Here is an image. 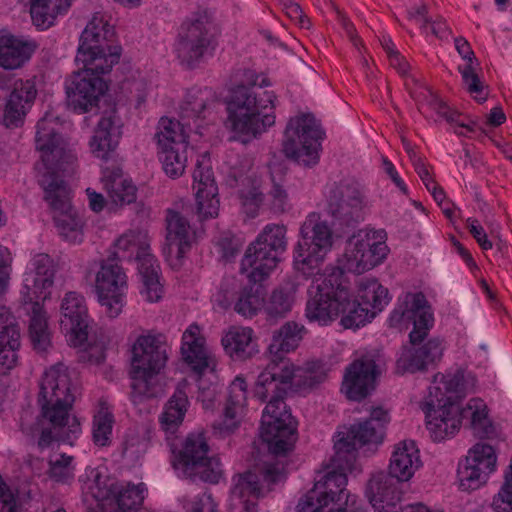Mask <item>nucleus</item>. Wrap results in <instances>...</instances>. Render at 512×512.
<instances>
[{"label": "nucleus", "mask_w": 512, "mask_h": 512, "mask_svg": "<svg viewBox=\"0 0 512 512\" xmlns=\"http://www.w3.org/2000/svg\"><path fill=\"white\" fill-rule=\"evenodd\" d=\"M73 0H30V14L34 25L45 30L51 27L58 15L67 11Z\"/></svg>", "instance_id": "obj_45"}, {"label": "nucleus", "mask_w": 512, "mask_h": 512, "mask_svg": "<svg viewBox=\"0 0 512 512\" xmlns=\"http://www.w3.org/2000/svg\"><path fill=\"white\" fill-rule=\"evenodd\" d=\"M87 203L91 211L100 213L104 210L107 200L103 194L95 191L92 188L86 189Z\"/></svg>", "instance_id": "obj_60"}, {"label": "nucleus", "mask_w": 512, "mask_h": 512, "mask_svg": "<svg viewBox=\"0 0 512 512\" xmlns=\"http://www.w3.org/2000/svg\"><path fill=\"white\" fill-rule=\"evenodd\" d=\"M56 265L46 253H34L22 273L19 296L21 304L42 303L50 300L55 284Z\"/></svg>", "instance_id": "obj_21"}, {"label": "nucleus", "mask_w": 512, "mask_h": 512, "mask_svg": "<svg viewBox=\"0 0 512 512\" xmlns=\"http://www.w3.org/2000/svg\"><path fill=\"white\" fill-rule=\"evenodd\" d=\"M121 52L108 17L94 14L79 39L75 58L79 70L65 82L68 103L76 112L87 113L98 108L109 89L103 76L119 62Z\"/></svg>", "instance_id": "obj_4"}, {"label": "nucleus", "mask_w": 512, "mask_h": 512, "mask_svg": "<svg viewBox=\"0 0 512 512\" xmlns=\"http://www.w3.org/2000/svg\"><path fill=\"white\" fill-rule=\"evenodd\" d=\"M463 420L467 421L469 428L479 437H490L495 433L489 409L480 398H472L462 407Z\"/></svg>", "instance_id": "obj_43"}, {"label": "nucleus", "mask_w": 512, "mask_h": 512, "mask_svg": "<svg viewBox=\"0 0 512 512\" xmlns=\"http://www.w3.org/2000/svg\"><path fill=\"white\" fill-rule=\"evenodd\" d=\"M76 389L72 373L66 366L56 364L45 370L40 381L38 402L43 418L51 427L45 428L42 421L32 429L22 427L32 435L41 432L39 447H46L55 439L71 444L81 435V422L71 413Z\"/></svg>", "instance_id": "obj_7"}, {"label": "nucleus", "mask_w": 512, "mask_h": 512, "mask_svg": "<svg viewBox=\"0 0 512 512\" xmlns=\"http://www.w3.org/2000/svg\"><path fill=\"white\" fill-rule=\"evenodd\" d=\"M297 286L293 282H288L276 289L266 305V312L270 316H284L288 313L294 302Z\"/></svg>", "instance_id": "obj_50"}, {"label": "nucleus", "mask_w": 512, "mask_h": 512, "mask_svg": "<svg viewBox=\"0 0 512 512\" xmlns=\"http://www.w3.org/2000/svg\"><path fill=\"white\" fill-rule=\"evenodd\" d=\"M195 211L200 220L214 219L219 215L220 199L213 171L209 166L197 165L193 173Z\"/></svg>", "instance_id": "obj_26"}, {"label": "nucleus", "mask_w": 512, "mask_h": 512, "mask_svg": "<svg viewBox=\"0 0 512 512\" xmlns=\"http://www.w3.org/2000/svg\"><path fill=\"white\" fill-rule=\"evenodd\" d=\"M26 307L27 334L30 343L38 353L47 352L52 347V329L49 315L42 303L28 304Z\"/></svg>", "instance_id": "obj_39"}, {"label": "nucleus", "mask_w": 512, "mask_h": 512, "mask_svg": "<svg viewBox=\"0 0 512 512\" xmlns=\"http://www.w3.org/2000/svg\"><path fill=\"white\" fill-rule=\"evenodd\" d=\"M234 181L243 213L249 217H255L265 199L260 175L256 170L249 169L245 173L235 176Z\"/></svg>", "instance_id": "obj_36"}, {"label": "nucleus", "mask_w": 512, "mask_h": 512, "mask_svg": "<svg viewBox=\"0 0 512 512\" xmlns=\"http://www.w3.org/2000/svg\"><path fill=\"white\" fill-rule=\"evenodd\" d=\"M183 508L185 512H218V504L208 493L185 499Z\"/></svg>", "instance_id": "obj_55"}, {"label": "nucleus", "mask_w": 512, "mask_h": 512, "mask_svg": "<svg viewBox=\"0 0 512 512\" xmlns=\"http://www.w3.org/2000/svg\"><path fill=\"white\" fill-rule=\"evenodd\" d=\"M265 305V291L260 286H249L241 289L234 299L233 309L240 316L251 319L263 309Z\"/></svg>", "instance_id": "obj_49"}, {"label": "nucleus", "mask_w": 512, "mask_h": 512, "mask_svg": "<svg viewBox=\"0 0 512 512\" xmlns=\"http://www.w3.org/2000/svg\"><path fill=\"white\" fill-rule=\"evenodd\" d=\"M475 376L467 371L438 373L433 377L420 408L425 416L426 429L437 442L454 437L462 426V406L459 399L473 392Z\"/></svg>", "instance_id": "obj_8"}, {"label": "nucleus", "mask_w": 512, "mask_h": 512, "mask_svg": "<svg viewBox=\"0 0 512 512\" xmlns=\"http://www.w3.org/2000/svg\"><path fill=\"white\" fill-rule=\"evenodd\" d=\"M13 260L12 252L7 247L0 245V296L5 294L9 288Z\"/></svg>", "instance_id": "obj_57"}, {"label": "nucleus", "mask_w": 512, "mask_h": 512, "mask_svg": "<svg viewBox=\"0 0 512 512\" xmlns=\"http://www.w3.org/2000/svg\"><path fill=\"white\" fill-rule=\"evenodd\" d=\"M267 205L276 213H283L291 207L289 194L279 183L273 184Z\"/></svg>", "instance_id": "obj_56"}, {"label": "nucleus", "mask_w": 512, "mask_h": 512, "mask_svg": "<svg viewBox=\"0 0 512 512\" xmlns=\"http://www.w3.org/2000/svg\"><path fill=\"white\" fill-rule=\"evenodd\" d=\"M391 299L388 288L376 278H361L351 289L339 269L325 268L309 287L305 316L322 327L339 320L342 328L357 330L370 323Z\"/></svg>", "instance_id": "obj_2"}, {"label": "nucleus", "mask_w": 512, "mask_h": 512, "mask_svg": "<svg viewBox=\"0 0 512 512\" xmlns=\"http://www.w3.org/2000/svg\"><path fill=\"white\" fill-rule=\"evenodd\" d=\"M146 444L139 436H129L125 439L124 442V453L126 455H134L143 453L145 450Z\"/></svg>", "instance_id": "obj_63"}, {"label": "nucleus", "mask_w": 512, "mask_h": 512, "mask_svg": "<svg viewBox=\"0 0 512 512\" xmlns=\"http://www.w3.org/2000/svg\"><path fill=\"white\" fill-rule=\"evenodd\" d=\"M445 345L438 338H431L425 343L410 342L397 358L396 369L400 374L417 373L428 370L442 359Z\"/></svg>", "instance_id": "obj_23"}, {"label": "nucleus", "mask_w": 512, "mask_h": 512, "mask_svg": "<svg viewBox=\"0 0 512 512\" xmlns=\"http://www.w3.org/2000/svg\"><path fill=\"white\" fill-rule=\"evenodd\" d=\"M208 456V445L202 433L190 434L182 449L175 454L173 467L179 477H192L195 468Z\"/></svg>", "instance_id": "obj_38"}, {"label": "nucleus", "mask_w": 512, "mask_h": 512, "mask_svg": "<svg viewBox=\"0 0 512 512\" xmlns=\"http://www.w3.org/2000/svg\"><path fill=\"white\" fill-rule=\"evenodd\" d=\"M423 27L427 33H432L439 38H445L449 34L448 27L442 19L423 20Z\"/></svg>", "instance_id": "obj_62"}, {"label": "nucleus", "mask_w": 512, "mask_h": 512, "mask_svg": "<svg viewBox=\"0 0 512 512\" xmlns=\"http://www.w3.org/2000/svg\"><path fill=\"white\" fill-rule=\"evenodd\" d=\"M286 14L287 16L297 22L302 28H309L310 22L304 16L301 7L296 3H290L286 6Z\"/></svg>", "instance_id": "obj_64"}, {"label": "nucleus", "mask_w": 512, "mask_h": 512, "mask_svg": "<svg viewBox=\"0 0 512 512\" xmlns=\"http://www.w3.org/2000/svg\"><path fill=\"white\" fill-rule=\"evenodd\" d=\"M114 423L111 407L105 402H100L94 411L91 427L92 440L96 446H110Z\"/></svg>", "instance_id": "obj_48"}, {"label": "nucleus", "mask_w": 512, "mask_h": 512, "mask_svg": "<svg viewBox=\"0 0 512 512\" xmlns=\"http://www.w3.org/2000/svg\"><path fill=\"white\" fill-rule=\"evenodd\" d=\"M128 277L115 259H102L94 277L96 300L105 315L117 318L126 305Z\"/></svg>", "instance_id": "obj_20"}, {"label": "nucleus", "mask_w": 512, "mask_h": 512, "mask_svg": "<svg viewBox=\"0 0 512 512\" xmlns=\"http://www.w3.org/2000/svg\"><path fill=\"white\" fill-rule=\"evenodd\" d=\"M333 232L318 213H310L300 228V239L293 251L295 270L313 276L333 247Z\"/></svg>", "instance_id": "obj_15"}, {"label": "nucleus", "mask_w": 512, "mask_h": 512, "mask_svg": "<svg viewBox=\"0 0 512 512\" xmlns=\"http://www.w3.org/2000/svg\"><path fill=\"white\" fill-rule=\"evenodd\" d=\"M188 407L189 400L186 393L181 388H177L160 415L162 429L167 433L175 432L182 424Z\"/></svg>", "instance_id": "obj_47"}, {"label": "nucleus", "mask_w": 512, "mask_h": 512, "mask_svg": "<svg viewBox=\"0 0 512 512\" xmlns=\"http://www.w3.org/2000/svg\"><path fill=\"white\" fill-rule=\"evenodd\" d=\"M422 466L423 461L417 443L405 439L392 447L387 476L401 483L409 482Z\"/></svg>", "instance_id": "obj_27"}, {"label": "nucleus", "mask_w": 512, "mask_h": 512, "mask_svg": "<svg viewBox=\"0 0 512 512\" xmlns=\"http://www.w3.org/2000/svg\"><path fill=\"white\" fill-rule=\"evenodd\" d=\"M194 233L188 220L179 212L169 210L166 217L164 255L169 265L178 269L192 247Z\"/></svg>", "instance_id": "obj_22"}, {"label": "nucleus", "mask_w": 512, "mask_h": 512, "mask_svg": "<svg viewBox=\"0 0 512 512\" xmlns=\"http://www.w3.org/2000/svg\"><path fill=\"white\" fill-rule=\"evenodd\" d=\"M247 412V382L244 377L236 376L229 386V395L224 408L222 421L217 429L228 434L238 428Z\"/></svg>", "instance_id": "obj_35"}, {"label": "nucleus", "mask_w": 512, "mask_h": 512, "mask_svg": "<svg viewBox=\"0 0 512 512\" xmlns=\"http://www.w3.org/2000/svg\"><path fill=\"white\" fill-rule=\"evenodd\" d=\"M122 129V120L115 110L102 113L89 140L92 155L105 162L111 160L122 137Z\"/></svg>", "instance_id": "obj_25"}, {"label": "nucleus", "mask_w": 512, "mask_h": 512, "mask_svg": "<svg viewBox=\"0 0 512 512\" xmlns=\"http://www.w3.org/2000/svg\"><path fill=\"white\" fill-rule=\"evenodd\" d=\"M20 347V331L9 307L0 305V374L15 367Z\"/></svg>", "instance_id": "obj_30"}, {"label": "nucleus", "mask_w": 512, "mask_h": 512, "mask_svg": "<svg viewBox=\"0 0 512 512\" xmlns=\"http://www.w3.org/2000/svg\"><path fill=\"white\" fill-rule=\"evenodd\" d=\"M499 452L496 446L479 441L473 444L459 459L455 485L464 493L484 488L498 470Z\"/></svg>", "instance_id": "obj_17"}, {"label": "nucleus", "mask_w": 512, "mask_h": 512, "mask_svg": "<svg viewBox=\"0 0 512 512\" xmlns=\"http://www.w3.org/2000/svg\"><path fill=\"white\" fill-rule=\"evenodd\" d=\"M385 433L371 421L340 427L334 435V458L320 471L312 489L299 500L296 512H362L358 497L347 489V475L361 448H376Z\"/></svg>", "instance_id": "obj_3"}, {"label": "nucleus", "mask_w": 512, "mask_h": 512, "mask_svg": "<svg viewBox=\"0 0 512 512\" xmlns=\"http://www.w3.org/2000/svg\"><path fill=\"white\" fill-rule=\"evenodd\" d=\"M455 48L461 58L465 61L464 65H478L477 60L475 59L474 52L472 51L469 43L463 38L455 39Z\"/></svg>", "instance_id": "obj_61"}, {"label": "nucleus", "mask_w": 512, "mask_h": 512, "mask_svg": "<svg viewBox=\"0 0 512 512\" xmlns=\"http://www.w3.org/2000/svg\"><path fill=\"white\" fill-rule=\"evenodd\" d=\"M198 475L202 480L209 483H218L223 478V470L220 460L216 456H206L195 468L193 476Z\"/></svg>", "instance_id": "obj_53"}, {"label": "nucleus", "mask_w": 512, "mask_h": 512, "mask_svg": "<svg viewBox=\"0 0 512 512\" xmlns=\"http://www.w3.org/2000/svg\"><path fill=\"white\" fill-rule=\"evenodd\" d=\"M221 346L232 360H248L259 353L258 337L249 326L232 325L225 329Z\"/></svg>", "instance_id": "obj_31"}, {"label": "nucleus", "mask_w": 512, "mask_h": 512, "mask_svg": "<svg viewBox=\"0 0 512 512\" xmlns=\"http://www.w3.org/2000/svg\"><path fill=\"white\" fill-rule=\"evenodd\" d=\"M366 421H371L375 427H380L385 433L386 426L391 421L390 411L384 406L377 405L370 409L369 418Z\"/></svg>", "instance_id": "obj_58"}, {"label": "nucleus", "mask_w": 512, "mask_h": 512, "mask_svg": "<svg viewBox=\"0 0 512 512\" xmlns=\"http://www.w3.org/2000/svg\"><path fill=\"white\" fill-rule=\"evenodd\" d=\"M325 198L328 209L335 215L346 204L352 208H362L366 205V197L363 190L356 184L341 182L327 187Z\"/></svg>", "instance_id": "obj_41"}, {"label": "nucleus", "mask_w": 512, "mask_h": 512, "mask_svg": "<svg viewBox=\"0 0 512 512\" xmlns=\"http://www.w3.org/2000/svg\"><path fill=\"white\" fill-rule=\"evenodd\" d=\"M284 225L268 224L249 244L241 261L240 272L251 282L266 280L276 269L287 249Z\"/></svg>", "instance_id": "obj_12"}, {"label": "nucleus", "mask_w": 512, "mask_h": 512, "mask_svg": "<svg viewBox=\"0 0 512 512\" xmlns=\"http://www.w3.org/2000/svg\"><path fill=\"white\" fill-rule=\"evenodd\" d=\"M477 67L478 65H461L459 66V72L468 93L476 101L482 103L487 98V92L483 82L476 73Z\"/></svg>", "instance_id": "obj_52"}, {"label": "nucleus", "mask_w": 512, "mask_h": 512, "mask_svg": "<svg viewBox=\"0 0 512 512\" xmlns=\"http://www.w3.org/2000/svg\"><path fill=\"white\" fill-rule=\"evenodd\" d=\"M388 253L386 232L383 229L367 227L347 240L344 252L337 260V266L326 268L339 269L343 274H362L382 264Z\"/></svg>", "instance_id": "obj_13"}, {"label": "nucleus", "mask_w": 512, "mask_h": 512, "mask_svg": "<svg viewBox=\"0 0 512 512\" xmlns=\"http://www.w3.org/2000/svg\"><path fill=\"white\" fill-rule=\"evenodd\" d=\"M493 512H512V459L504 471L503 482L491 502Z\"/></svg>", "instance_id": "obj_51"}, {"label": "nucleus", "mask_w": 512, "mask_h": 512, "mask_svg": "<svg viewBox=\"0 0 512 512\" xmlns=\"http://www.w3.org/2000/svg\"><path fill=\"white\" fill-rule=\"evenodd\" d=\"M468 228L482 249L489 250L492 248V242L488 239L483 227L476 220L469 219Z\"/></svg>", "instance_id": "obj_59"}, {"label": "nucleus", "mask_w": 512, "mask_h": 512, "mask_svg": "<svg viewBox=\"0 0 512 512\" xmlns=\"http://www.w3.org/2000/svg\"><path fill=\"white\" fill-rule=\"evenodd\" d=\"M35 41L0 31V66L4 69L22 67L37 49Z\"/></svg>", "instance_id": "obj_37"}, {"label": "nucleus", "mask_w": 512, "mask_h": 512, "mask_svg": "<svg viewBox=\"0 0 512 512\" xmlns=\"http://www.w3.org/2000/svg\"><path fill=\"white\" fill-rule=\"evenodd\" d=\"M137 271L138 291L141 298L151 304L160 302L164 297L165 289L157 260L138 265Z\"/></svg>", "instance_id": "obj_42"}, {"label": "nucleus", "mask_w": 512, "mask_h": 512, "mask_svg": "<svg viewBox=\"0 0 512 512\" xmlns=\"http://www.w3.org/2000/svg\"><path fill=\"white\" fill-rule=\"evenodd\" d=\"M50 477L57 482H66L74 476L72 458L63 454L55 455L50 460Z\"/></svg>", "instance_id": "obj_54"}, {"label": "nucleus", "mask_w": 512, "mask_h": 512, "mask_svg": "<svg viewBox=\"0 0 512 512\" xmlns=\"http://www.w3.org/2000/svg\"><path fill=\"white\" fill-rule=\"evenodd\" d=\"M380 369L373 359L357 360L344 372L341 393L352 401H361L375 389Z\"/></svg>", "instance_id": "obj_24"}, {"label": "nucleus", "mask_w": 512, "mask_h": 512, "mask_svg": "<svg viewBox=\"0 0 512 512\" xmlns=\"http://www.w3.org/2000/svg\"><path fill=\"white\" fill-rule=\"evenodd\" d=\"M285 470L280 464L254 467L235 476L228 499L229 512H257V500L270 490L271 485L285 479Z\"/></svg>", "instance_id": "obj_16"}, {"label": "nucleus", "mask_w": 512, "mask_h": 512, "mask_svg": "<svg viewBox=\"0 0 512 512\" xmlns=\"http://www.w3.org/2000/svg\"><path fill=\"white\" fill-rule=\"evenodd\" d=\"M330 367L319 360L298 365L289 358L269 361L260 371L254 395L261 401L269 399L263 410L260 437L273 454H285L296 441V421L283 396L291 392H307L325 382Z\"/></svg>", "instance_id": "obj_1"}, {"label": "nucleus", "mask_w": 512, "mask_h": 512, "mask_svg": "<svg viewBox=\"0 0 512 512\" xmlns=\"http://www.w3.org/2000/svg\"><path fill=\"white\" fill-rule=\"evenodd\" d=\"M305 328L296 322H287L280 327L273 335L272 342L269 345L270 361L282 359L279 354L290 353L300 344Z\"/></svg>", "instance_id": "obj_44"}, {"label": "nucleus", "mask_w": 512, "mask_h": 512, "mask_svg": "<svg viewBox=\"0 0 512 512\" xmlns=\"http://www.w3.org/2000/svg\"><path fill=\"white\" fill-rule=\"evenodd\" d=\"M388 323L399 331L412 327L409 333L410 342H422L434 325V315L422 293L407 292L398 297Z\"/></svg>", "instance_id": "obj_19"}, {"label": "nucleus", "mask_w": 512, "mask_h": 512, "mask_svg": "<svg viewBox=\"0 0 512 512\" xmlns=\"http://www.w3.org/2000/svg\"><path fill=\"white\" fill-rule=\"evenodd\" d=\"M324 133L310 114H298L287 123L284 152L299 163L310 166L318 162Z\"/></svg>", "instance_id": "obj_18"}, {"label": "nucleus", "mask_w": 512, "mask_h": 512, "mask_svg": "<svg viewBox=\"0 0 512 512\" xmlns=\"http://www.w3.org/2000/svg\"><path fill=\"white\" fill-rule=\"evenodd\" d=\"M37 96V89L32 80L15 82L9 94L3 113V123L6 127H18L24 121Z\"/></svg>", "instance_id": "obj_32"}, {"label": "nucleus", "mask_w": 512, "mask_h": 512, "mask_svg": "<svg viewBox=\"0 0 512 512\" xmlns=\"http://www.w3.org/2000/svg\"><path fill=\"white\" fill-rule=\"evenodd\" d=\"M214 102V94L208 89H191L185 96L180 107V113L183 120L185 119H204L211 112L210 107Z\"/></svg>", "instance_id": "obj_46"}, {"label": "nucleus", "mask_w": 512, "mask_h": 512, "mask_svg": "<svg viewBox=\"0 0 512 512\" xmlns=\"http://www.w3.org/2000/svg\"><path fill=\"white\" fill-rule=\"evenodd\" d=\"M215 49V40L199 24L191 25L185 35H181L175 45L178 58L192 65L199 59L209 56Z\"/></svg>", "instance_id": "obj_33"}, {"label": "nucleus", "mask_w": 512, "mask_h": 512, "mask_svg": "<svg viewBox=\"0 0 512 512\" xmlns=\"http://www.w3.org/2000/svg\"><path fill=\"white\" fill-rule=\"evenodd\" d=\"M365 494L376 512H399L401 491L383 472L370 478Z\"/></svg>", "instance_id": "obj_34"}, {"label": "nucleus", "mask_w": 512, "mask_h": 512, "mask_svg": "<svg viewBox=\"0 0 512 512\" xmlns=\"http://www.w3.org/2000/svg\"><path fill=\"white\" fill-rule=\"evenodd\" d=\"M154 142L164 174L170 179L183 176L190 146V132L186 123L169 116L161 117L156 126Z\"/></svg>", "instance_id": "obj_14"}, {"label": "nucleus", "mask_w": 512, "mask_h": 512, "mask_svg": "<svg viewBox=\"0 0 512 512\" xmlns=\"http://www.w3.org/2000/svg\"><path fill=\"white\" fill-rule=\"evenodd\" d=\"M59 327L69 346L87 354V361L99 365L105 359L103 345L92 343L89 329L93 319L85 297L78 292L69 291L61 298L59 306Z\"/></svg>", "instance_id": "obj_11"}, {"label": "nucleus", "mask_w": 512, "mask_h": 512, "mask_svg": "<svg viewBox=\"0 0 512 512\" xmlns=\"http://www.w3.org/2000/svg\"><path fill=\"white\" fill-rule=\"evenodd\" d=\"M130 378L133 402L156 394L157 376L165 367L167 352L162 336L151 332L138 335L130 347Z\"/></svg>", "instance_id": "obj_10"}, {"label": "nucleus", "mask_w": 512, "mask_h": 512, "mask_svg": "<svg viewBox=\"0 0 512 512\" xmlns=\"http://www.w3.org/2000/svg\"><path fill=\"white\" fill-rule=\"evenodd\" d=\"M180 354L182 361L194 375L199 389V399L205 410H212L217 395L218 359L208 347L203 329L193 323L183 332Z\"/></svg>", "instance_id": "obj_9"}, {"label": "nucleus", "mask_w": 512, "mask_h": 512, "mask_svg": "<svg viewBox=\"0 0 512 512\" xmlns=\"http://www.w3.org/2000/svg\"><path fill=\"white\" fill-rule=\"evenodd\" d=\"M113 254L117 259L135 262L137 266L156 259L151 252L147 230L139 227L128 229L114 241Z\"/></svg>", "instance_id": "obj_28"}, {"label": "nucleus", "mask_w": 512, "mask_h": 512, "mask_svg": "<svg viewBox=\"0 0 512 512\" xmlns=\"http://www.w3.org/2000/svg\"><path fill=\"white\" fill-rule=\"evenodd\" d=\"M101 180L109 198L116 205L131 204L136 200L137 188L120 168H104Z\"/></svg>", "instance_id": "obj_40"}, {"label": "nucleus", "mask_w": 512, "mask_h": 512, "mask_svg": "<svg viewBox=\"0 0 512 512\" xmlns=\"http://www.w3.org/2000/svg\"><path fill=\"white\" fill-rule=\"evenodd\" d=\"M406 86L411 96L422 107H431L441 118L445 119L450 124L455 133L467 135L468 132L472 131L471 126L464 123L456 112L451 111L425 82L411 78L406 82Z\"/></svg>", "instance_id": "obj_29"}, {"label": "nucleus", "mask_w": 512, "mask_h": 512, "mask_svg": "<svg viewBox=\"0 0 512 512\" xmlns=\"http://www.w3.org/2000/svg\"><path fill=\"white\" fill-rule=\"evenodd\" d=\"M270 85L264 75L246 70L226 101L224 127L230 138L249 143L267 132L276 122L277 95L265 90Z\"/></svg>", "instance_id": "obj_6"}, {"label": "nucleus", "mask_w": 512, "mask_h": 512, "mask_svg": "<svg viewBox=\"0 0 512 512\" xmlns=\"http://www.w3.org/2000/svg\"><path fill=\"white\" fill-rule=\"evenodd\" d=\"M61 127L52 114H46L37 124L36 147L43 163V168H39V183L59 235L71 244H80L84 239V224L70 203L68 187L55 175L56 170H65L76 160L75 153L60 135Z\"/></svg>", "instance_id": "obj_5"}]
</instances>
